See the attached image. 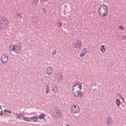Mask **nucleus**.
Returning <instances> with one entry per match:
<instances>
[{
    "label": "nucleus",
    "instance_id": "f257e3e1",
    "mask_svg": "<svg viewBox=\"0 0 126 126\" xmlns=\"http://www.w3.org/2000/svg\"><path fill=\"white\" fill-rule=\"evenodd\" d=\"M81 89H82V86L76 83L74 85L72 91L75 97L79 96L80 98L83 97V93L81 92Z\"/></svg>",
    "mask_w": 126,
    "mask_h": 126
},
{
    "label": "nucleus",
    "instance_id": "f03ea898",
    "mask_svg": "<svg viewBox=\"0 0 126 126\" xmlns=\"http://www.w3.org/2000/svg\"><path fill=\"white\" fill-rule=\"evenodd\" d=\"M98 14L100 16H106L108 14V6L102 5L97 11Z\"/></svg>",
    "mask_w": 126,
    "mask_h": 126
},
{
    "label": "nucleus",
    "instance_id": "7ed1b4c3",
    "mask_svg": "<svg viewBox=\"0 0 126 126\" xmlns=\"http://www.w3.org/2000/svg\"><path fill=\"white\" fill-rule=\"evenodd\" d=\"M10 50L12 52L14 51L15 53L18 54L19 53H20V52H21V50H22V45L20 43H18L16 45L12 44L10 47Z\"/></svg>",
    "mask_w": 126,
    "mask_h": 126
},
{
    "label": "nucleus",
    "instance_id": "20e7f679",
    "mask_svg": "<svg viewBox=\"0 0 126 126\" xmlns=\"http://www.w3.org/2000/svg\"><path fill=\"white\" fill-rule=\"evenodd\" d=\"M8 25V20L6 18H3L0 21V30L3 31L5 29V27Z\"/></svg>",
    "mask_w": 126,
    "mask_h": 126
},
{
    "label": "nucleus",
    "instance_id": "39448f33",
    "mask_svg": "<svg viewBox=\"0 0 126 126\" xmlns=\"http://www.w3.org/2000/svg\"><path fill=\"white\" fill-rule=\"evenodd\" d=\"M71 112L73 114H78L80 113V107L77 104H73L71 107Z\"/></svg>",
    "mask_w": 126,
    "mask_h": 126
},
{
    "label": "nucleus",
    "instance_id": "423d86ee",
    "mask_svg": "<svg viewBox=\"0 0 126 126\" xmlns=\"http://www.w3.org/2000/svg\"><path fill=\"white\" fill-rule=\"evenodd\" d=\"M72 47L75 49H79L81 47V41L78 39L75 40L72 43Z\"/></svg>",
    "mask_w": 126,
    "mask_h": 126
},
{
    "label": "nucleus",
    "instance_id": "0eeeda50",
    "mask_svg": "<svg viewBox=\"0 0 126 126\" xmlns=\"http://www.w3.org/2000/svg\"><path fill=\"white\" fill-rule=\"evenodd\" d=\"M1 61L2 63H3L4 64L6 63L8 61V57L5 54L2 55L1 57Z\"/></svg>",
    "mask_w": 126,
    "mask_h": 126
},
{
    "label": "nucleus",
    "instance_id": "6e6552de",
    "mask_svg": "<svg viewBox=\"0 0 126 126\" xmlns=\"http://www.w3.org/2000/svg\"><path fill=\"white\" fill-rule=\"evenodd\" d=\"M54 115L55 118H57V119L59 118V117L61 116V111L60 109H56V110L54 111Z\"/></svg>",
    "mask_w": 126,
    "mask_h": 126
},
{
    "label": "nucleus",
    "instance_id": "1a4fd4ad",
    "mask_svg": "<svg viewBox=\"0 0 126 126\" xmlns=\"http://www.w3.org/2000/svg\"><path fill=\"white\" fill-rule=\"evenodd\" d=\"M56 79L58 80V81L63 80V74L61 73H58L56 77Z\"/></svg>",
    "mask_w": 126,
    "mask_h": 126
},
{
    "label": "nucleus",
    "instance_id": "9d476101",
    "mask_svg": "<svg viewBox=\"0 0 126 126\" xmlns=\"http://www.w3.org/2000/svg\"><path fill=\"white\" fill-rule=\"evenodd\" d=\"M46 73L48 75H51L53 73V69L52 67H48L46 69Z\"/></svg>",
    "mask_w": 126,
    "mask_h": 126
},
{
    "label": "nucleus",
    "instance_id": "9b49d317",
    "mask_svg": "<svg viewBox=\"0 0 126 126\" xmlns=\"http://www.w3.org/2000/svg\"><path fill=\"white\" fill-rule=\"evenodd\" d=\"M39 3V0H32L31 5L32 6H37Z\"/></svg>",
    "mask_w": 126,
    "mask_h": 126
},
{
    "label": "nucleus",
    "instance_id": "f8f14e48",
    "mask_svg": "<svg viewBox=\"0 0 126 126\" xmlns=\"http://www.w3.org/2000/svg\"><path fill=\"white\" fill-rule=\"evenodd\" d=\"M87 53V49L84 48L82 52L80 54V57H81V58H82V57H84V56H85V55H86Z\"/></svg>",
    "mask_w": 126,
    "mask_h": 126
},
{
    "label": "nucleus",
    "instance_id": "ddd939ff",
    "mask_svg": "<svg viewBox=\"0 0 126 126\" xmlns=\"http://www.w3.org/2000/svg\"><path fill=\"white\" fill-rule=\"evenodd\" d=\"M38 120H39V118H38V116H33L31 117V122L32 121H33V122H34L35 123L38 122Z\"/></svg>",
    "mask_w": 126,
    "mask_h": 126
},
{
    "label": "nucleus",
    "instance_id": "4468645a",
    "mask_svg": "<svg viewBox=\"0 0 126 126\" xmlns=\"http://www.w3.org/2000/svg\"><path fill=\"white\" fill-rule=\"evenodd\" d=\"M16 117L17 119H20V120H21V118H23V114L22 113H17L16 114Z\"/></svg>",
    "mask_w": 126,
    "mask_h": 126
},
{
    "label": "nucleus",
    "instance_id": "2eb2a0df",
    "mask_svg": "<svg viewBox=\"0 0 126 126\" xmlns=\"http://www.w3.org/2000/svg\"><path fill=\"white\" fill-rule=\"evenodd\" d=\"M23 119L24 121H26V122H31V118L23 116Z\"/></svg>",
    "mask_w": 126,
    "mask_h": 126
},
{
    "label": "nucleus",
    "instance_id": "dca6fc26",
    "mask_svg": "<svg viewBox=\"0 0 126 126\" xmlns=\"http://www.w3.org/2000/svg\"><path fill=\"white\" fill-rule=\"evenodd\" d=\"M100 52H101V53H103L106 52V49H105V46L101 45L100 46Z\"/></svg>",
    "mask_w": 126,
    "mask_h": 126
},
{
    "label": "nucleus",
    "instance_id": "f3484780",
    "mask_svg": "<svg viewBox=\"0 0 126 126\" xmlns=\"http://www.w3.org/2000/svg\"><path fill=\"white\" fill-rule=\"evenodd\" d=\"M106 123L107 125H111L112 124V119L108 117L106 120Z\"/></svg>",
    "mask_w": 126,
    "mask_h": 126
},
{
    "label": "nucleus",
    "instance_id": "a211bd4d",
    "mask_svg": "<svg viewBox=\"0 0 126 126\" xmlns=\"http://www.w3.org/2000/svg\"><path fill=\"white\" fill-rule=\"evenodd\" d=\"M33 23L37 24L39 22V18L38 17H35L33 19Z\"/></svg>",
    "mask_w": 126,
    "mask_h": 126
},
{
    "label": "nucleus",
    "instance_id": "6ab92c4d",
    "mask_svg": "<svg viewBox=\"0 0 126 126\" xmlns=\"http://www.w3.org/2000/svg\"><path fill=\"white\" fill-rule=\"evenodd\" d=\"M116 103L118 107H120V106H121V100H120V99H119L118 98L116 99Z\"/></svg>",
    "mask_w": 126,
    "mask_h": 126
},
{
    "label": "nucleus",
    "instance_id": "aec40b11",
    "mask_svg": "<svg viewBox=\"0 0 126 126\" xmlns=\"http://www.w3.org/2000/svg\"><path fill=\"white\" fill-rule=\"evenodd\" d=\"M45 117H46V115L44 114H41L39 116V120H43V119H44Z\"/></svg>",
    "mask_w": 126,
    "mask_h": 126
},
{
    "label": "nucleus",
    "instance_id": "412c9836",
    "mask_svg": "<svg viewBox=\"0 0 126 126\" xmlns=\"http://www.w3.org/2000/svg\"><path fill=\"white\" fill-rule=\"evenodd\" d=\"M58 90H59V89L57 87H54V88L52 89V91H54V93H57Z\"/></svg>",
    "mask_w": 126,
    "mask_h": 126
},
{
    "label": "nucleus",
    "instance_id": "4be33fe9",
    "mask_svg": "<svg viewBox=\"0 0 126 126\" xmlns=\"http://www.w3.org/2000/svg\"><path fill=\"white\" fill-rule=\"evenodd\" d=\"M50 92V87L47 85L46 88V94H48Z\"/></svg>",
    "mask_w": 126,
    "mask_h": 126
},
{
    "label": "nucleus",
    "instance_id": "5701e85b",
    "mask_svg": "<svg viewBox=\"0 0 126 126\" xmlns=\"http://www.w3.org/2000/svg\"><path fill=\"white\" fill-rule=\"evenodd\" d=\"M57 25H58V27L59 28H61V27H62V26H63V24L61 22H59L57 23Z\"/></svg>",
    "mask_w": 126,
    "mask_h": 126
},
{
    "label": "nucleus",
    "instance_id": "b1692460",
    "mask_svg": "<svg viewBox=\"0 0 126 126\" xmlns=\"http://www.w3.org/2000/svg\"><path fill=\"white\" fill-rule=\"evenodd\" d=\"M4 112L5 113H8V114H11V111L7 110V109H5L4 110Z\"/></svg>",
    "mask_w": 126,
    "mask_h": 126
},
{
    "label": "nucleus",
    "instance_id": "393cba45",
    "mask_svg": "<svg viewBox=\"0 0 126 126\" xmlns=\"http://www.w3.org/2000/svg\"><path fill=\"white\" fill-rule=\"evenodd\" d=\"M41 3H46L48 1V0H40Z\"/></svg>",
    "mask_w": 126,
    "mask_h": 126
},
{
    "label": "nucleus",
    "instance_id": "a878e982",
    "mask_svg": "<svg viewBox=\"0 0 126 126\" xmlns=\"http://www.w3.org/2000/svg\"><path fill=\"white\" fill-rule=\"evenodd\" d=\"M118 96H119V97H120L121 98H122V100H123V102H125V98H124V97L123 96V95H122L121 94H118Z\"/></svg>",
    "mask_w": 126,
    "mask_h": 126
},
{
    "label": "nucleus",
    "instance_id": "bb28decb",
    "mask_svg": "<svg viewBox=\"0 0 126 126\" xmlns=\"http://www.w3.org/2000/svg\"><path fill=\"white\" fill-rule=\"evenodd\" d=\"M53 51H53V53H52V55L55 56V55L57 54V50H56V49H54Z\"/></svg>",
    "mask_w": 126,
    "mask_h": 126
},
{
    "label": "nucleus",
    "instance_id": "cd10ccee",
    "mask_svg": "<svg viewBox=\"0 0 126 126\" xmlns=\"http://www.w3.org/2000/svg\"><path fill=\"white\" fill-rule=\"evenodd\" d=\"M119 29H120V30H122V31H123L124 28L123 26H119Z\"/></svg>",
    "mask_w": 126,
    "mask_h": 126
},
{
    "label": "nucleus",
    "instance_id": "c85d7f7f",
    "mask_svg": "<svg viewBox=\"0 0 126 126\" xmlns=\"http://www.w3.org/2000/svg\"><path fill=\"white\" fill-rule=\"evenodd\" d=\"M123 40H125L126 39V35H123L122 36Z\"/></svg>",
    "mask_w": 126,
    "mask_h": 126
},
{
    "label": "nucleus",
    "instance_id": "c756f323",
    "mask_svg": "<svg viewBox=\"0 0 126 126\" xmlns=\"http://www.w3.org/2000/svg\"><path fill=\"white\" fill-rule=\"evenodd\" d=\"M3 115V112L2 111H0V116H2Z\"/></svg>",
    "mask_w": 126,
    "mask_h": 126
},
{
    "label": "nucleus",
    "instance_id": "7c9ffc66",
    "mask_svg": "<svg viewBox=\"0 0 126 126\" xmlns=\"http://www.w3.org/2000/svg\"><path fill=\"white\" fill-rule=\"evenodd\" d=\"M43 11H44V12H46V9L43 8Z\"/></svg>",
    "mask_w": 126,
    "mask_h": 126
},
{
    "label": "nucleus",
    "instance_id": "2f4dec72",
    "mask_svg": "<svg viewBox=\"0 0 126 126\" xmlns=\"http://www.w3.org/2000/svg\"><path fill=\"white\" fill-rule=\"evenodd\" d=\"M0 67H1V63H0Z\"/></svg>",
    "mask_w": 126,
    "mask_h": 126
},
{
    "label": "nucleus",
    "instance_id": "473e14b6",
    "mask_svg": "<svg viewBox=\"0 0 126 126\" xmlns=\"http://www.w3.org/2000/svg\"><path fill=\"white\" fill-rule=\"evenodd\" d=\"M40 126L39 124L35 125V126Z\"/></svg>",
    "mask_w": 126,
    "mask_h": 126
},
{
    "label": "nucleus",
    "instance_id": "72a5a7b5",
    "mask_svg": "<svg viewBox=\"0 0 126 126\" xmlns=\"http://www.w3.org/2000/svg\"><path fill=\"white\" fill-rule=\"evenodd\" d=\"M0 109H1V106L0 105Z\"/></svg>",
    "mask_w": 126,
    "mask_h": 126
},
{
    "label": "nucleus",
    "instance_id": "f704fd0d",
    "mask_svg": "<svg viewBox=\"0 0 126 126\" xmlns=\"http://www.w3.org/2000/svg\"><path fill=\"white\" fill-rule=\"evenodd\" d=\"M20 15V14H18V16H19Z\"/></svg>",
    "mask_w": 126,
    "mask_h": 126
},
{
    "label": "nucleus",
    "instance_id": "c9c22d12",
    "mask_svg": "<svg viewBox=\"0 0 126 126\" xmlns=\"http://www.w3.org/2000/svg\"><path fill=\"white\" fill-rule=\"evenodd\" d=\"M94 84H95L94 86H96V83H95Z\"/></svg>",
    "mask_w": 126,
    "mask_h": 126
},
{
    "label": "nucleus",
    "instance_id": "e433bc0d",
    "mask_svg": "<svg viewBox=\"0 0 126 126\" xmlns=\"http://www.w3.org/2000/svg\"><path fill=\"white\" fill-rule=\"evenodd\" d=\"M66 126H69V125H66Z\"/></svg>",
    "mask_w": 126,
    "mask_h": 126
}]
</instances>
